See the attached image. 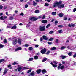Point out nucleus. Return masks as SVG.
I'll use <instances>...</instances> for the list:
<instances>
[{
	"label": "nucleus",
	"mask_w": 76,
	"mask_h": 76,
	"mask_svg": "<svg viewBox=\"0 0 76 76\" xmlns=\"http://www.w3.org/2000/svg\"><path fill=\"white\" fill-rule=\"evenodd\" d=\"M52 14L53 16H56V12H52Z\"/></svg>",
	"instance_id": "nucleus-18"
},
{
	"label": "nucleus",
	"mask_w": 76,
	"mask_h": 76,
	"mask_svg": "<svg viewBox=\"0 0 76 76\" xmlns=\"http://www.w3.org/2000/svg\"><path fill=\"white\" fill-rule=\"evenodd\" d=\"M53 38H51L50 39H49L48 41H53Z\"/></svg>",
	"instance_id": "nucleus-34"
},
{
	"label": "nucleus",
	"mask_w": 76,
	"mask_h": 76,
	"mask_svg": "<svg viewBox=\"0 0 76 76\" xmlns=\"http://www.w3.org/2000/svg\"><path fill=\"white\" fill-rule=\"evenodd\" d=\"M4 9H6V8H7V7L6 6H4Z\"/></svg>",
	"instance_id": "nucleus-61"
},
{
	"label": "nucleus",
	"mask_w": 76,
	"mask_h": 76,
	"mask_svg": "<svg viewBox=\"0 0 76 76\" xmlns=\"http://www.w3.org/2000/svg\"><path fill=\"white\" fill-rule=\"evenodd\" d=\"M68 54L69 56H72V52H70L69 53H68Z\"/></svg>",
	"instance_id": "nucleus-27"
},
{
	"label": "nucleus",
	"mask_w": 76,
	"mask_h": 76,
	"mask_svg": "<svg viewBox=\"0 0 76 76\" xmlns=\"http://www.w3.org/2000/svg\"><path fill=\"white\" fill-rule=\"evenodd\" d=\"M42 19H45V16L43 15H42Z\"/></svg>",
	"instance_id": "nucleus-42"
},
{
	"label": "nucleus",
	"mask_w": 76,
	"mask_h": 76,
	"mask_svg": "<svg viewBox=\"0 0 76 76\" xmlns=\"http://www.w3.org/2000/svg\"><path fill=\"white\" fill-rule=\"evenodd\" d=\"M36 72L38 74L40 73L41 72V69H38L36 71Z\"/></svg>",
	"instance_id": "nucleus-12"
},
{
	"label": "nucleus",
	"mask_w": 76,
	"mask_h": 76,
	"mask_svg": "<svg viewBox=\"0 0 76 76\" xmlns=\"http://www.w3.org/2000/svg\"><path fill=\"white\" fill-rule=\"evenodd\" d=\"M7 66H8V67L9 68L10 67H11V65L10 64L9 65H7Z\"/></svg>",
	"instance_id": "nucleus-57"
},
{
	"label": "nucleus",
	"mask_w": 76,
	"mask_h": 76,
	"mask_svg": "<svg viewBox=\"0 0 76 76\" xmlns=\"http://www.w3.org/2000/svg\"><path fill=\"white\" fill-rule=\"evenodd\" d=\"M32 49L33 48L32 47H30L29 48V50H30V51H31V50H32Z\"/></svg>",
	"instance_id": "nucleus-41"
},
{
	"label": "nucleus",
	"mask_w": 76,
	"mask_h": 76,
	"mask_svg": "<svg viewBox=\"0 0 76 76\" xmlns=\"http://www.w3.org/2000/svg\"><path fill=\"white\" fill-rule=\"evenodd\" d=\"M18 64V63L16 62H14V63H12L13 65H15V64Z\"/></svg>",
	"instance_id": "nucleus-49"
},
{
	"label": "nucleus",
	"mask_w": 76,
	"mask_h": 76,
	"mask_svg": "<svg viewBox=\"0 0 76 76\" xmlns=\"http://www.w3.org/2000/svg\"><path fill=\"white\" fill-rule=\"evenodd\" d=\"M58 26V28H63V26L62 25Z\"/></svg>",
	"instance_id": "nucleus-43"
},
{
	"label": "nucleus",
	"mask_w": 76,
	"mask_h": 76,
	"mask_svg": "<svg viewBox=\"0 0 76 76\" xmlns=\"http://www.w3.org/2000/svg\"><path fill=\"white\" fill-rule=\"evenodd\" d=\"M54 20H55L54 19H53L51 20V22H54Z\"/></svg>",
	"instance_id": "nucleus-63"
},
{
	"label": "nucleus",
	"mask_w": 76,
	"mask_h": 76,
	"mask_svg": "<svg viewBox=\"0 0 76 76\" xmlns=\"http://www.w3.org/2000/svg\"><path fill=\"white\" fill-rule=\"evenodd\" d=\"M61 65H62L61 64H59V66H58V70H59L60 69H64V65H63V66H61Z\"/></svg>",
	"instance_id": "nucleus-4"
},
{
	"label": "nucleus",
	"mask_w": 76,
	"mask_h": 76,
	"mask_svg": "<svg viewBox=\"0 0 76 76\" xmlns=\"http://www.w3.org/2000/svg\"><path fill=\"white\" fill-rule=\"evenodd\" d=\"M4 47V45L2 44H0V48H3Z\"/></svg>",
	"instance_id": "nucleus-25"
},
{
	"label": "nucleus",
	"mask_w": 76,
	"mask_h": 76,
	"mask_svg": "<svg viewBox=\"0 0 76 76\" xmlns=\"http://www.w3.org/2000/svg\"><path fill=\"white\" fill-rule=\"evenodd\" d=\"M4 61V59H1L0 60V63H2L3 61Z\"/></svg>",
	"instance_id": "nucleus-28"
},
{
	"label": "nucleus",
	"mask_w": 76,
	"mask_h": 76,
	"mask_svg": "<svg viewBox=\"0 0 76 76\" xmlns=\"http://www.w3.org/2000/svg\"><path fill=\"white\" fill-rule=\"evenodd\" d=\"M42 73H47V71H46L45 69H43L42 71Z\"/></svg>",
	"instance_id": "nucleus-32"
},
{
	"label": "nucleus",
	"mask_w": 76,
	"mask_h": 76,
	"mask_svg": "<svg viewBox=\"0 0 76 76\" xmlns=\"http://www.w3.org/2000/svg\"><path fill=\"white\" fill-rule=\"evenodd\" d=\"M47 60V58H44L42 60V62H45V61H46Z\"/></svg>",
	"instance_id": "nucleus-22"
},
{
	"label": "nucleus",
	"mask_w": 76,
	"mask_h": 76,
	"mask_svg": "<svg viewBox=\"0 0 76 76\" xmlns=\"http://www.w3.org/2000/svg\"><path fill=\"white\" fill-rule=\"evenodd\" d=\"M35 13H39V11L38 10H36L35 11Z\"/></svg>",
	"instance_id": "nucleus-21"
},
{
	"label": "nucleus",
	"mask_w": 76,
	"mask_h": 76,
	"mask_svg": "<svg viewBox=\"0 0 76 76\" xmlns=\"http://www.w3.org/2000/svg\"><path fill=\"white\" fill-rule=\"evenodd\" d=\"M25 47H28L29 46V45L28 44H26L25 45Z\"/></svg>",
	"instance_id": "nucleus-47"
},
{
	"label": "nucleus",
	"mask_w": 76,
	"mask_h": 76,
	"mask_svg": "<svg viewBox=\"0 0 76 76\" xmlns=\"http://www.w3.org/2000/svg\"><path fill=\"white\" fill-rule=\"evenodd\" d=\"M50 24H48L46 26V28H48L49 27H50Z\"/></svg>",
	"instance_id": "nucleus-30"
},
{
	"label": "nucleus",
	"mask_w": 76,
	"mask_h": 76,
	"mask_svg": "<svg viewBox=\"0 0 76 76\" xmlns=\"http://www.w3.org/2000/svg\"><path fill=\"white\" fill-rule=\"evenodd\" d=\"M76 57V54H74L73 55V57L75 58Z\"/></svg>",
	"instance_id": "nucleus-59"
},
{
	"label": "nucleus",
	"mask_w": 76,
	"mask_h": 76,
	"mask_svg": "<svg viewBox=\"0 0 76 76\" xmlns=\"http://www.w3.org/2000/svg\"><path fill=\"white\" fill-rule=\"evenodd\" d=\"M46 51H47V50H46V49L44 48L43 49H42L41 51V53H42V54H44L45 53Z\"/></svg>",
	"instance_id": "nucleus-5"
},
{
	"label": "nucleus",
	"mask_w": 76,
	"mask_h": 76,
	"mask_svg": "<svg viewBox=\"0 0 76 76\" xmlns=\"http://www.w3.org/2000/svg\"><path fill=\"white\" fill-rule=\"evenodd\" d=\"M56 47H53L52 48H51V50L53 51V50H56Z\"/></svg>",
	"instance_id": "nucleus-19"
},
{
	"label": "nucleus",
	"mask_w": 76,
	"mask_h": 76,
	"mask_svg": "<svg viewBox=\"0 0 76 76\" xmlns=\"http://www.w3.org/2000/svg\"><path fill=\"white\" fill-rule=\"evenodd\" d=\"M33 6H37V3L35 2V1H33Z\"/></svg>",
	"instance_id": "nucleus-13"
},
{
	"label": "nucleus",
	"mask_w": 76,
	"mask_h": 76,
	"mask_svg": "<svg viewBox=\"0 0 76 76\" xmlns=\"http://www.w3.org/2000/svg\"><path fill=\"white\" fill-rule=\"evenodd\" d=\"M3 6L0 5V10L2 9H3Z\"/></svg>",
	"instance_id": "nucleus-50"
},
{
	"label": "nucleus",
	"mask_w": 76,
	"mask_h": 76,
	"mask_svg": "<svg viewBox=\"0 0 76 76\" xmlns=\"http://www.w3.org/2000/svg\"><path fill=\"white\" fill-rule=\"evenodd\" d=\"M30 75L31 76H35V72L34 71H33L31 72L30 73Z\"/></svg>",
	"instance_id": "nucleus-10"
},
{
	"label": "nucleus",
	"mask_w": 76,
	"mask_h": 76,
	"mask_svg": "<svg viewBox=\"0 0 76 76\" xmlns=\"http://www.w3.org/2000/svg\"><path fill=\"white\" fill-rule=\"evenodd\" d=\"M75 11H76V8H75L73 10V12H75Z\"/></svg>",
	"instance_id": "nucleus-51"
},
{
	"label": "nucleus",
	"mask_w": 76,
	"mask_h": 76,
	"mask_svg": "<svg viewBox=\"0 0 76 76\" xmlns=\"http://www.w3.org/2000/svg\"><path fill=\"white\" fill-rule=\"evenodd\" d=\"M18 42L17 39L16 38H12V44L14 45H16Z\"/></svg>",
	"instance_id": "nucleus-2"
},
{
	"label": "nucleus",
	"mask_w": 76,
	"mask_h": 76,
	"mask_svg": "<svg viewBox=\"0 0 76 76\" xmlns=\"http://www.w3.org/2000/svg\"><path fill=\"white\" fill-rule=\"evenodd\" d=\"M45 30V26L41 27L39 28V30L40 31H44Z\"/></svg>",
	"instance_id": "nucleus-6"
},
{
	"label": "nucleus",
	"mask_w": 76,
	"mask_h": 76,
	"mask_svg": "<svg viewBox=\"0 0 76 76\" xmlns=\"http://www.w3.org/2000/svg\"><path fill=\"white\" fill-rule=\"evenodd\" d=\"M33 60V58H29L28 61H32Z\"/></svg>",
	"instance_id": "nucleus-39"
},
{
	"label": "nucleus",
	"mask_w": 76,
	"mask_h": 76,
	"mask_svg": "<svg viewBox=\"0 0 76 76\" xmlns=\"http://www.w3.org/2000/svg\"><path fill=\"white\" fill-rule=\"evenodd\" d=\"M58 21H56L55 22V24L56 25H57V23H58Z\"/></svg>",
	"instance_id": "nucleus-38"
},
{
	"label": "nucleus",
	"mask_w": 76,
	"mask_h": 76,
	"mask_svg": "<svg viewBox=\"0 0 76 76\" xmlns=\"http://www.w3.org/2000/svg\"><path fill=\"white\" fill-rule=\"evenodd\" d=\"M2 15H3V13H0V16H2Z\"/></svg>",
	"instance_id": "nucleus-64"
},
{
	"label": "nucleus",
	"mask_w": 76,
	"mask_h": 76,
	"mask_svg": "<svg viewBox=\"0 0 76 76\" xmlns=\"http://www.w3.org/2000/svg\"><path fill=\"white\" fill-rule=\"evenodd\" d=\"M21 50H22V48L20 47H19L15 50V51H18Z\"/></svg>",
	"instance_id": "nucleus-11"
},
{
	"label": "nucleus",
	"mask_w": 76,
	"mask_h": 76,
	"mask_svg": "<svg viewBox=\"0 0 76 76\" xmlns=\"http://www.w3.org/2000/svg\"><path fill=\"white\" fill-rule=\"evenodd\" d=\"M24 15V14H23V13H21V14H20V16H23Z\"/></svg>",
	"instance_id": "nucleus-52"
},
{
	"label": "nucleus",
	"mask_w": 76,
	"mask_h": 76,
	"mask_svg": "<svg viewBox=\"0 0 76 76\" xmlns=\"http://www.w3.org/2000/svg\"><path fill=\"white\" fill-rule=\"evenodd\" d=\"M0 19H1V20H4V19H3V17L2 16L1 17H0Z\"/></svg>",
	"instance_id": "nucleus-33"
},
{
	"label": "nucleus",
	"mask_w": 76,
	"mask_h": 76,
	"mask_svg": "<svg viewBox=\"0 0 76 76\" xmlns=\"http://www.w3.org/2000/svg\"><path fill=\"white\" fill-rule=\"evenodd\" d=\"M45 6H49V4L48 3H45Z\"/></svg>",
	"instance_id": "nucleus-40"
},
{
	"label": "nucleus",
	"mask_w": 76,
	"mask_h": 76,
	"mask_svg": "<svg viewBox=\"0 0 76 76\" xmlns=\"http://www.w3.org/2000/svg\"><path fill=\"white\" fill-rule=\"evenodd\" d=\"M38 45H35V47H36V48H37V47H38Z\"/></svg>",
	"instance_id": "nucleus-58"
},
{
	"label": "nucleus",
	"mask_w": 76,
	"mask_h": 76,
	"mask_svg": "<svg viewBox=\"0 0 76 76\" xmlns=\"http://www.w3.org/2000/svg\"><path fill=\"white\" fill-rule=\"evenodd\" d=\"M25 8H27L28 7V4H26L25 5Z\"/></svg>",
	"instance_id": "nucleus-54"
},
{
	"label": "nucleus",
	"mask_w": 76,
	"mask_h": 76,
	"mask_svg": "<svg viewBox=\"0 0 76 76\" xmlns=\"http://www.w3.org/2000/svg\"><path fill=\"white\" fill-rule=\"evenodd\" d=\"M55 42H56V43L58 44V39H56Z\"/></svg>",
	"instance_id": "nucleus-37"
},
{
	"label": "nucleus",
	"mask_w": 76,
	"mask_h": 76,
	"mask_svg": "<svg viewBox=\"0 0 76 76\" xmlns=\"http://www.w3.org/2000/svg\"><path fill=\"white\" fill-rule=\"evenodd\" d=\"M66 48V46H62L61 48V50H63V49H64Z\"/></svg>",
	"instance_id": "nucleus-26"
},
{
	"label": "nucleus",
	"mask_w": 76,
	"mask_h": 76,
	"mask_svg": "<svg viewBox=\"0 0 76 76\" xmlns=\"http://www.w3.org/2000/svg\"><path fill=\"white\" fill-rule=\"evenodd\" d=\"M42 23H45L47 22V21L46 20H42Z\"/></svg>",
	"instance_id": "nucleus-15"
},
{
	"label": "nucleus",
	"mask_w": 76,
	"mask_h": 76,
	"mask_svg": "<svg viewBox=\"0 0 76 76\" xmlns=\"http://www.w3.org/2000/svg\"><path fill=\"white\" fill-rule=\"evenodd\" d=\"M59 16V17H62L63 16V14L61 13H60L58 14Z\"/></svg>",
	"instance_id": "nucleus-16"
},
{
	"label": "nucleus",
	"mask_w": 76,
	"mask_h": 76,
	"mask_svg": "<svg viewBox=\"0 0 76 76\" xmlns=\"http://www.w3.org/2000/svg\"><path fill=\"white\" fill-rule=\"evenodd\" d=\"M17 28L16 26H13L11 28V29H16Z\"/></svg>",
	"instance_id": "nucleus-23"
},
{
	"label": "nucleus",
	"mask_w": 76,
	"mask_h": 76,
	"mask_svg": "<svg viewBox=\"0 0 76 76\" xmlns=\"http://www.w3.org/2000/svg\"><path fill=\"white\" fill-rule=\"evenodd\" d=\"M17 69H18V72H20V71L21 70V69H22V67H18L17 68Z\"/></svg>",
	"instance_id": "nucleus-17"
},
{
	"label": "nucleus",
	"mask_w": 76,
	"mask_h": 76,
	"mask_svg": "<svg viewBox=\"0 0 76 76\" xmlns=\"http://www.w3.org/2000/svg\"><path fill=\"white\" fill-rule=\"evenodd\" d=\"M18 42L19 44H21V40L20 39H18Z\"/></svg>",
	"instance_id": "nucleus-14"
},
{
	"label": "nucleus",
	"mask_w": 76,
	"mask_h": 76,
	"mask_svg": "<svg viewBox=\"0 0 76 76\" xmlns=\"http://www.w3.org/2000/svg\"><path fill=\"white\" fill-rule=\"evenodd\" d=\"M42 38L44 39L45 40H47L48 39V38H47V37L45 35H43L42 36Z\"/></svg>",
	"instance_id": "nucleus-8"
},
{
	"label": "nucleus",
	"mask_w": 76,
	"mask_h": 76,
	"mask_svg": "<svg viewBox=\"0 0 76 76\" xmlns=\"http://www.w3.org/2000/svg\"><path fill=\"white\" fill-rule=\"evenodd\" d=\"M53 33H54V31H51L49 32L50 34H53Z\"/></svg>",
	"instance_id": "nucleus-45"
},
{
	"label": "nucleus",
	"mask_w": 76,
	"mask_h": 76,
	"mask_svg": "<svg viewBox=\"0 0 76 76\" xmlns=\"http://www.w3.org/2000/svg\"><path fill=\"white\" fill-rule=\"evenodd\" d=\"M31 71H32V69H30L27 72V73H30V72H31Z\"/></svg>",
	"instance_id": "nucleus-44"
},
{
	"label": "nucleus",
	"mask_w": 76,
	"mask_h": 76,
	"mask_svg": "<svg viewBox=\"0 0 76 76\" xmlns=\"http://www.w3.org/2000/svg\"><path fill=\"white\" fill-rule=\"evenodd\" d=\"M58 32H59V34H61V33L63 32V30H60L58 31Z\"/></svg>",
	"instance_id": "nucleus-24"
},
{
	"label": "nucleus",
	"mask_w": 76,
	"mask_h": 76,
	"mask_svg": "<svg viewBox=\"0 0 76 76\" xmlns=\"http://www.w3.org/2000/svg\"><path fill=\"white\" fill-rule=\"evenodd\" d=\"M7 71L5 70L4 72V75L6 74V73H7Z\"/></svg>",
	"instance_id": "nucleus-56"
},
{
	"label": "nucleus",
	"mask_w": 76,
	"mask_h": 76,
	"mask_svg": "<svg viewBox=\"0 0 76 76\" xmlns=\"http://www.w3.org/2000/svg\"><path fill=\"white\" fill-rule=\"evenodd\" d=\"M9 19L10 20H12L13 19V17H11L9 18Z\"/></svg>",
	"instance_id": "nucleus-29"
},
{
	"label": "nucleus",
	"mask_w": 76,
	"mask_h": 76,
	"mask_svg": "<svg viewBox=\"0 0 76 76\" xmlns=\"http://www.w3.org/2000/svg\"><path fill=\"white\" fill-rule=\"evenodd\" d=\"M53 67H57V66L56 65L53 64Z\"/></svg>",
	"instance_id": "nucleus-48"
},
{
	"label": "nucleus",
	"mask_w": 76,
	"mask_h": 76,
	"mask_svg": "<svg viewBox=\"0 0 76 76\" xmlns=\"http://www.w3.org/2000/svg\"><path fill=\"white\" fill-rule=\"evenodd\" d=\"M43 40V39L42 38V37L40 38V42L42 41Z\"/></svg>",
	"instance_id": "nucleus-53"
},
{
	"label": "nucleus",
	"mask_w": 76,
	"mask_h": 76,
	"mask_svg": "<svg viewBox=\"0 0 76 76\" xmlns=\"http://www.w3.org/2000/svg\"><path fill=\"white\" fill-rule=\"evenodd\" d=\"M29 20H32L33 21H36V20H38V18L34 17H31L29 18Z\"/></svg>",
	"instance_id": "nucleus-3"
},
{
	"label": "nucleus",
	"mask_w": 76,
	"mask_h": 76,
	"mask_svg": "<svg viewBox=\"0 0 76 76\" xmlns=\"http://www.w3.org/2000/svg\"><path fill=\"white\" fill-rule=\"evenodd\" d=\"M61 1H60L59 2H57L56 3H54V5H53V7H56V6H58L59 8H63V7H64V4H62L60 5L61 3Z\"/></svg>",
	"instance_id": "nucleus-1"
},
{
	"label": "nucleus",
	"mask_w": 76,
	"mask_h": 76,
	"mask_svg": "<svg viewBox=\"0 0 76 76\" xmlns=\"http://www.w3.org/2000/svg\"><path fill=\"white\" fill-rule=\"evenodd\" d=\"M34 58L35 60H37L38 58V56H35L34 57Z\"/></svg>",
	"instance_id": "nucleus-20"
},
{
	"label": "nucleus",
	"mask_w": 76,
	"mask_h": 76,
	"mask_svg": "<svg viewBox=\"0 0 76 76\" xmlns=\"http://www.w3.org/2000/svg\"><path fill=\"white\" fill-rule=\"evenodd\" d=\"M50 53V52L49 51H48L47 52L45 53V54H46L48 55V54H49Z\"/></svg>",
	"instance_id": "nucleus-36"
},
{
	"label": "nucleus",
	"mask_w": 76,
	"mask_h": 76,
	"mask_svg": "<svg viewBox=\"0 0 76 76\" xmlns=\"http://www.w3.org/2000/svg\"><path fill=\"white\" fill-rule=\"evenodd\" d=\"M66 56H63V55H61V56H60V57L62 58V59H64V58H66Z\"/></svg>",
	"instance_id": "nucleus-9"
},
{
	"label": "nucleus",
	"mask_w": 76,
	"mask_h": 76,
	"mask_svg": "<svg viewBox=\"0 0 76 76\" xmlns=\"http://www.w3.org/2000/svg\"><path fill=\"white\" fill-rule=\"evenodd\" d=\"M41 18H42V16H40L38 17V18H39V19H41Z\"/></svg>",
	"instance_id": "nucleus-62"
},
{
	"label": "nucleus",
	"mask_w": 76,
	"mask_h": 76,
	"mask_svg": "<svg viewBox=\"0 0 76 76\" xmlns=\"http://www.w3.org/2000/svg\"><path fill=\"white\" fill-rule=\"evenodd\" d=\"M23 69H29V68H26V67H24Z\"/></svg>",
	"instance_id": "nucleus-60"
},
{
	"label": "nucleus",
	"mask_w": 76,
	"mask_h": 76,
	"mask_svg": "<svg viewBox=\"0 0 76 76\" xmlns=\"http://www.w3.org/2000/svg\"><path fill=\"white\" fill-rule=\"evenodd\" d=\"M68 26L69 27H70V28H72V27H75V25L74 24H69Z\"/></svg>",
	"instance_id": "nucleus-7"
},
{
	"label": "nucleus",
	"mask_w": 76,
	"mask_h": 76,
	"mask_svg": "<svg viewBox=\"0 0 76 76\" xmlns=\"http://www.w3.org/2000/svg\"><path fill=\"white\" fill-rule=\"evenodd\" d=\"M4 44H6V43H7V40H6V39H4Z\"/></svg>",
	"instance_id": "nucleus-31"
},
{
	"label": "nucleus",
	"mask_w": 76,
	"mask_h": 76,
	"mask_svg": "<svg viewBox=\"0 0 76 76\" xmlns=\"http://www.w3.org/2000/svg\"><path fill=\"white\" fill-rule=\"evenodd\" d=\"M64 20H67V17H64Z\"/></svg>",
	"instance_id": "nucleus-46"
},
{
	"label": "nucleus",
	"mask_w": 76,
	"mask_h": 76,
	"mask_svg": "<svg viewBox=\"0 0 76 76\" xmlns=\"http://www.w3.org/2000/svg\"><path fill=\"white\" fill-rule=\"evenodd\" d=\"M53 63H54V64H57L58 63V62L56 61H54Z\"/></svg>",
	"instance_id": "nucleus-35"
},
{
	"label": "nucleus",
	"mask_w": 76,
	"mask_h": 76,
	"mask_svg": "<svg viewBox=\"0 0 76 76\" xmlns=\"http://www.w3.org/2000/svg\"><path fill=\"white\" fill-rule=\"evenodd\" d=\"M48 44H52V42H48Z\"/></svg>",
	"instance_id": "nucleus-55"
}]
</instances>
